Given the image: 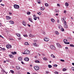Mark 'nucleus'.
<instances>
[{
    "label": "nucleus",
    "instance_id": "49530a36",
    "mask_svg": "<svg viewBox=\"0 0 74 74\" xmlns=\"http://www.w3.org/2000/svg\"><path fill=\"white\" fill-rule=\"evenodd\" d=\"M42 32L43 34H45V32H44V31H43Z\"/></svg>",
    "mask_w": 74,
    "mask_h": 74
},
{
    "label": "nucleus",
    "instance_id": "39448f33",
    "mask_svg": "<svg viewBox=\"0 0 74 74\" xmlns=\"http://www.w3.org/2000/svg\"><path fill=\"white\" fill-rule=\"evenodd\" d=\"M34 69L35 70H36L37 71L39 70L40 68H39V67L38 66H35L34 67Z\"/></svg>",
    "mask_w": 74,
    "mask_h": 74
},
{
    "label": "nucleus",
    "instance_id": "72a5a7b5",
    "mask_svg": "<svg viewBox=\"0 0 74 74\" xmlns=\"http://www.w3.org/2000/svg\"><path fill=\"white\" fill-rule=\"evenodd\" d=\"M71 70H73V71H74V67H72L71 68Z\"/></svg>",
    "mask_w": 74,
    "mask_h": 74
},
{
    "label": "nucleus",
    "instance_id": "69168bd1",
    "mask_svg": "<svg viewBox=\"0 0 74 74\" xmlns=\"http://www.w3.org/2000/svg\"><path fill=\"white\" fill-rule=\"evenodd\" d=\"M59 5H60L59 4H57V6H59Z\"/></svg>",
    "mask_w": 74,
    "mask_h": 74
},
{
    "label": "nucleus",
    "instance_id": "a19ab883",
    "mask_svg": "<svg viewBox=\"0 0 74 74\" xmlns=\"http://www.w3.org/2000/svg\"><path fill=\"white\" fill-rule=\"evenodd\" d=\"M55 74H59V73H58V72H55V73H54Z\"/></svg>",
    "mask_w": 74,
    "mask_h": 74
},
{
    "label": "nucleus",
    "instance_id": "13d9d810",
    "mask_svg": "<svg viewBox=\"0 0 74 74\" xmlns=\"http://www.w3.org/2000/svg\"><path fill=\"white\" fill-rule=\"evenodd\" d=\"M27 26L29 27H30V25H29V24H27Z\"/></svg>",
    "mask_w": 74,
    "mask_h": 74
},
{
    "label": "nucleus",
    "instance_id": "79ce46f5",
    "mask_svg": "<svg viewBox=\"0 0 74 74\" xmlns=\"http://www.w3.org/2000/svg\"><path fill=\"white\" fill-rule=\"evenodd\" d=\"M60 60L61 62H64V60L61 59Z\"/></svg>",
    "mask_w": 74,
    "mask_h": 74
},
{
    "label": "nucleus",
    "instance_id": "58836bf2",
    "mask_svg": "<svg viewBox=\"0 0 74 74\" xmlns=\"http://www.w3.org/2000/svg\"><path fill=\"white\" fill-rule=\"evenodd\" d=\"M70 47H74V45H70Z\"/></svg>",
    "mask_w": 74,
    "mask_h": 74
},
{
    "label": "nucleus",
    "instance_id": "aec40b11",
    "mask_svg": "<svg viewBox=\"0 0 74 74\" xmlns=\"http://www.w3.org/2000/svg\"><path fill=\"white\" fill-rule=\"evenodd\" d=\"M51 21L52 22H55V20L52 18L51 19Z\"/></svg>",
    "mask_w": 74,
    "mask_h": 74
},
{
    "label": "nucleus",
    "instance_id": "e433bc0d",
    "mask_svg": "<svg viewBox=\"0 0 74 74\" xmlns=\"http://www.w3.org/2000/svg\"><path fill=\"white\" fill-rule=\"evenodd\" d=\"M23 36H24V37H27V34L24 35Z\"/></svg>",
    "mask_w": 74,
    "mask_h": 74
},
{
    "label": "nucleus",
    "instance_id": "09e8293b",
    "mask_svg": "<svg viewBox=\"0 0 74 74\" xmlns=\"http://www.w3.org/2000/svg\"><path fill=\"white\" fill-rule=\"evenodd\" d=\"M34 44V46H37V45L36 44V43H34V44Z\"/></svg>",
    "mask_w": 74,
    "mask_h": 74
},
{
    "label": "nucleus",
    "instance_id": "bb28decb",
    "mask_svg": "<svg viewBox=\"0 0 74 74\" xmlns=\"http://www.w3.org/2000/svg\"><path fill=\"white\" fill-rule=\"evenodd\" d=\"M45 6H46V7H48V4L47 3H45Z\"/></svg>",
    "mask_w": 74,
    "mask_h": 74
},
{
    "label": "nucleus",
    "instance_id": "e2e57ef3",
    "mask_svg": "<svg viewBox=\"0 0 74 74\" xmlns=\"http://www.w3.org/2000/svg\"><path fill=\"white\" fill-rule=\"evenodd\" d=\"M65 48H66V49H68V47H66Z\"/></svg>",
    "mask_w": 74,
    "mask_h": 74
},
{
    "label": "nucleus",
    "instance_id": "338daca9",
    "mask_svg": "<svg viewBox=\"0 0 74 74\" xmlns=\"http://www.w3.org/2000/svg\"><path fill=\"white\" fill-rule=\"evenodd\" d=\"M27 74H30V73H29V72H27Z\"/></svg>",
    "mask_w": 74,
    "mask_h": 74
},
{
    "label": "nucleus",
    "instance_id": "f8f14e48",
    "mask_svg": "<svg viewBox=\"0 0 74 74\" xmlns=\"http://www.w3.org/2000/svg\"><path fill=\"white\" fill-rule=\"evenodd\" d=\"M57 45L58 46V47H59V48H60L61 47V46L59 44V43H57Z\"/></svg>",
    "mask_w": 74,
    "mask_h": 74
},
{
    "label": "nucleus",
    "instance_id": "052dcab7",
    "mask_svg": "<svg viewBox=\"0 0 74 74\" xmlns=\"http://www.w3.org/2000/svg\"><path fill=\"white\" fill-rule=\"evenodd\" d=\"M6 74H8V72H5H5Z\"/></svg>",
    "mask_w": 74,
    "mask_h": 74
},
{
    "label": "nucleus",
    "instance_id": "2f4dec72",
    "mask_svg": "<svg viewBox=\"0 0 74 74\" xmlns=\"http://www.w3.org/2000/svg\"><path fill=\"white\" fill-rule=\"evenodd\" d=\"M61 20L62 22H64L65 20H64V18H61Z\"/></svg>",
    "mask_w": 74,
    "mask_h": 74
},
{
    "label": "nucleus",
    "instance_id": "f257e3e1",
    "mask_svg": "<svg viewBox=\"0 0 74 74\" xmlns=\"http://www.w3.org/2000/svg\"><path fill=\"white\" fill-rule=\"evenodd\" d=\"M14 7L15 9H18V8H19V6L17 5H14Z\"/></svg>",
    "mask_w": 74,
    "mask_h": 74
},
{
    "label": "nucleus",
    "instance_id": "cd10ccee",
    "mask_svg": "<svg viewBox=\"0 0 74 74\" xmlns=\"http://www.w3.org/2000/svg\"><path fill=\"white\" fill-rule=\"evenodd\" d=\"M64 25H66L67 24V22H66V21H64Z\"/></svg>",
    "mask_w": 74,
    "mask_h": 74
},
{
    "label": "nucleus",
    "instance_id": "423d86ee",
    "mask_svg": "<svg viewBox=\"0 0 74 74\" xmlns=\"http://www.w3.org/2000/svg\"><path fill=\"white\" fill-rule=\"evenodd\" d=\"M6 48L8 49H9V48H11L12 47H11V46L10 45H6Z\"/></svg>",
    "mask_w": 74,
    "mask_h": 74
},
{
    "label": "nucleus",
    "instance_id": "c756f323",
    "mask_svg": "<svg viewBox=\"0 0 74 74\" xmlns=\"http://www.w3.org/2000/svg\"><path fill=\"white\" fill-rule=\"evenodd\" d=\"M1 71H3V72H4V73H5V71L4 69H2Z\"/></svg>",
    "mask_w": 74,
    "mask_h": 74
},
{
    "label": "nucleus",
    "instance_id": "37998d69",
    "mask_svg": "<svg viewBox=\"0 0 74 74\" xmlns=\"http://www.w3.org/2000/svg\"><path fill=\"white\" fill-rule=\"evenodd\" d=\"M61 29L62 30V32H64V29H63V28H62Z\"/></svg>",
    "mask_w": 74,
    "mask_h": 74
},
{
    "label": "nucleus",
    "instance_id": "774afa93",
    "mask_svg": "<svg viewBox=\"0 0 74 74\" xmlns=\"http://www.w3.org/2000/svg\"><path fill=\"white\" fill-rule=\"evenodd\" d=\"M72 65H73V66H74V63H72Z\"/></svg>",
    "mask_w": 74,
    "mask_h": 74
},
{
    "label": "nucleus",
    "instance_id": "c9c22d12",
    "mask_svg": "<svg viewBox=\"0 0 74 74\" xmlns=\"http://www.w3.org/2000/svg\"><path fill=\"white\" fill-rule=\"evenodd\" d=\"M27 15H30V12H28L27 13Z\"/></svg>",
    "mask_w": 74,
    "mask_h": 74
},
{
    "label": "nucleus",
    "instance_id": "a878e982",
    "mask_svg": "<svg viewBox=\"0 0 74 74\" xmlns=\"http://www.w3.org/2000/svg\"><path fill=\"white\" fill-rule=\"evenodd\" d=\"M45 9V8H43V7L41 8H40V10H42V11H44Z\"/></svg>",
    "mask_w": 74,
    "mask_h": 74
},
{
    "label": "nucleus",
    "instance_id": "bf43d9fd",
    "mask_svg": "<svg viewBox=\"0 0 74 74\" xmlns=\"http://www.w3.org/2000/svg\"><path fill=\"white\" fill-rule=\"evenodd\" d=\"M9 14H10V15H11L12 14L10 12H9Z\"/></svg>",
    "mask_w": 74,
    "mask_h": 74
},
{
    "label": "nucleus",
    "instance_id": "20e7f679",
    "mask_svg": "<svg viewBox=\"0 0 74 74\" xmlns=\"http://www.w3.org/2000/svg\"><path fill=\"white\" fill-rule=\"evenodd\" d=\"M67 41L68 40L66 39H64V42L65 44H70V42H67Z\"/></svg>",
    "mask_w": 74,
    "mask_h": 74
},
{
    "label": "nucleus",
    "instance_id": "f704fd0d",
    "mask_svg": "<svg viewBox=\"0 0 74 74\" xmlns=\"http://www.w3.org/2000/svg\"><path fill=\"white\" fill-rule=\"evenodd\" d=\"M48 67H49V68H51V67H52V66H51V65H48Z\"/></svg>",
    "mask_w": 74,
    "mask_h": 74
},
{
    "label": "nucleus",
    "instance_id": "de8ad7c7",
    "mask_svg": "<svg viewBox=\"0 0 74 74\" xmlns=\"http://www.w3.org/2000/svg\"><path fill=\"white\" fill-rule=\"evenodd\" d=\"M46 74H49V72H48V71H46Z\"/></svg>",
    "mask_w": 74,
    "mask_h": 74
},
{
    "label": "nucleus",
    "instance_id": "2eb2a0df",
    "mask_svg": "<svg viewBox=\"0 0 74 74\" xmlns=\"http://www.w3.org/2000/svg\"><path fill=\"white\" fill-rule=\"evenodd\" d=\"M18 59L19 60H22V58L21 57H19Z\"/></svg>",
    "mask_w": 74,
    "mask_h": 74
},
{
    "label": "nucleus",
    "instance_id": "4be33fe9",
    "mask_svg": "<svg viewBox=\"0 0 74 74\" xmlns=\"http://www.w3.org/2000/svg\"><path fill=\"white\" fill-rule=\"evenodd\" d=\"M9 56H10V58H13V57H14V56H12V55L11 54H9Z\"/></svg>",
    "mask_w": 74,
    "mask_h": 74
},
{
    "label": "nucleus",
    "instance_id": "a18cd8bd",
    "mask_svg": "<svg viewBox=\"0 0 74 74\" xmlns=\"http://www.w3.org/2000/svg\"><path fill=\"white\" fill-rule=\"evenodd\" d=\"M38 14H39V15H41V13L40 12H39V13H37Z\"/></svg>",
    "mask_w": 74,
    "mask_h": 74
},
{
    "label": "nucleus",
    "instance_id": "ea45409f",
    "mask_svg": "<svg viewBox=\"0 0 74 74\" xmlns=\"http://www.w3.org/2000/svg\"><path fill=\"white\" fill-rule=\"evenodd\" d=\"M43 60H47V58H43Z\"/></svg>",
    "mask_w": 74,
    "mask_h": 74
},
{
    "label": "nucleus",
    "instance_id": "473e14b6",
    "mask_svg": "<svg viewBox=\"0 0 74 74\" xmlns=\"http://www.w3.org/2000/svg\"><path fill=\"white\" fill-rule=\"evenodd\" d=\"M16 68L17 69H20V68L19 67V66H17L16 67Z\"/></svg>",
    "mask_w": 74,
    "mask_h": 74
},
{
    "label": "nucleus",
    "instance_id": "c03bdc74",
    "mask_svg": "<svg viewBox=\"0 0 74 74\" xmlns=\"http://www.w3.org/2000/svg\"><path fill=\"white\" fill-rule=\"evenodd\" d=\"M17 36H18V37H20V36H21L20 34H17Z\"/></svg>",
    "mask_w": 74,
    "mask_h": 74
},
{
    "label": "nucleus",
    "instance_id": "1a4fd4ad",
    "mask_svg": "<svg viewBox=\"0 0 74 74\" xmlns=\"http://www.w3.org/2000/svg\"><path fill=\"white\" fill-rule=\"evenodd\" d=\"M64 27L65 29H67L68 28V26L67 24H64Z\"/></svg>",
    "mask_w": 74,
    "mask_h": 74
},
{
    "label": "nucleus",
    "instance_id": "f3484780",
    "mask_svg": "<svg viewBox=\"0 0 74 74\" xmlns=\"http://www.w3.org/2000/svg\"><path fill=\"white\" fill-rule=\"evenodd\" d=\"M69 4L67 3H65V6H66V7H68L69 6Z\"/></svg>",
    "mask_w": 74,
    "mask_h": 74
},
{
    "label": "nucleus",
    "instance_id": "ddd939ff",
    "mask_svg": "<svg viewBox=\"0 0 74 74\" xmlns=\"http://www.w3.org/2000/svg\"><path fill=\"white\" fill-rule=\"evenodd\" d=\"M10 23L11 24H14V21H10Z\"/></svg>",
    "mask_w": 74,
    "mask_h": 74
},
{
    "label": "nucleus",
    "instance_id": "5701e85b",
    "mask_svg": "<svg viewBox=\"0 0 74 74\" xmlns=\"http://www.w3.org/2000/svg\"><path fill=\"white\" fill-rule=\"evenodd\" d=\"M58 27L60 29H61L63 28L62 27V26L61 25L59 26Z\"/></svg>",
    "mask_w": 74,
    "mask_h": 74
},
{
    "label": "nucleus",
    "instance_id": "3c124183",
    "mask_svg": "<svg viewBox=\"0 0 74 74\" xmlns=\"http://www.w3.org/2000/svg\"><path fill=\"white\" fill-rule=\"evenodd\" d=\"M15 54H16V52L14 51V55H15Z\"/></svg>",
    "mask_w": 74,
    "mask_h": 74
},
{
    "label": "nucleus",
    "instance_id": "4d7b16f0",
    "mask_svg": "<svg viewBox=\"0 0 74 74\" xmlns=\"http://www.w3.org/2000/svg\"><path fill=\"white\" fill-rule=\"evenodd\" d=\"M64 13H66V11L64 10Z\"/></svg>",
    "mask_w": 74,
    "mask_h": 74
},
{
    "label": "nucleus",
    "instance_id": "680f3d73",
    "mask_svg": "<svg viewBox=\"0 0 74 74\" xmlns=\"http://www.w3.org/2000/svg\"><path fill=\"white\" fill-rule=\"evenodd\" d=\"M34 42H37V40H34Z\"/></svg>",
    "mask_w": 74,
    "mask_h": 74
},
{
    "label": "nucleus",
    "instance_id": "c85d7f7f",
    "mask_svg": "<svg viewBox=\"0 0 74 74\" xmlns=\"http://www.w3.org/2000/svg\"><path fill=\"white\" fill-rule=\"evenodd\" d=\"M35 63H40V61H39L38 60H36L35 61Z\"/></svg>",
    "mask_w": 74,
    "mask_h": 74
},
{
    "label": "nucleus",
    "instance_id": "412c9836",
    "mask_svg": "<svg viewBox=\"0 0 74 74\" xmlns=\"http://www.w3.org/2000/svg\"><path fill=\"white\" fill-rule=\"evenodd\" d=\"M5 50H6L4 48H3L2 49V51H5Z\"/></svg>",
    "mask_w": 74,
    "mask_h": 74
},
{
    "label": "nucleus",
    "instance_id": "4c0bfd02",
    "mask_svg": "<svg viewBox=\"0 0 74 74\" xmlns=\"http://www.w3.org/2000/svg\"><path fill=\"white\" fill-rule=\"evenodd\" d=\"M67 70V69L66 68H64L63 69V71H66Z\"/></svg>",
    "mask_w": 74,
    "mask_h": 74
},
{
    "label": "nucleus",
    "instance_id": "0e129e2a",
    "mask_svg": "<svg viewBox=\"0 0 74 74\" xmlns=\"http://www.w3.org/2000/svg\"><path fill=\"white\" fill-rule=\"evenodd\" d=\"M2 25H1V23H0V26H1Z\"/></svg>",
    "mask_w": 74,
    "mask_h": 74
},
{
    "label": "nucleus",
    "instance_id": "0eeeda50",
    "mask_svg": "<svg viewBox=\"0 0 74 74\" xmlns=\"http://www.w3.org/2000/svg\"><path fill=\"white\" fill-rule=\"evenodd\" d=\"M24 60L26 62H28L29 60V59L27 57H26L24 59Z\"/></svg>",
    "mask_w": 74,
    "mask_h": 74
},
{
    "label": "nucleus",
    "instance_id": "a211bd4d",
    "mask_svg": "<svg viewBox=\"0 0 74 74\" xmlns=\"http://www.w3.org/2000/svg\"><path fill=\"white\" fill-rule=\"evenodd\" d=\"M34 19L35 20H37V17L36 16L34 15Z\"/></svg>",
    "mask_w": 74,
    "mask_h": 74
},
{
    "label": "nucleus",
    "instance_id": "8fccbe9b",
    "mask_svg": "<svg viewBox=\"0 0 74 74\" xmlns=\"http://www.w3.org/2000/svg\"><path fill=\"white\" fill-rule=\"evenodd\" d=\"M0 37H2V38H3V37L2 36H1V35H0Z\"/></svg>",
    "mask_w": 74,
    "mask_h": 74
},
{
    "label": "nucleus",
    "instance_id": "7c9ffc66",
    "mask_svg": "<svg viewBox=\"0 0 74 74\" xmlns=\"http://www.w3.org/2000/svg\"><path fill=\"white\" fill-rule=\"evenodd\" d=\"M10 71L12 74H14V71L13 70H10Z\"/></svg>",
    "mask_w": 74,
    "mask_h": 74
},
{
    "label": "nucleus",
    "instance_id": "393cba45",
    "mask_svg": "<svg viewBox=\"0 0 74 74\" xmlns=\"http://www.w3.org/2000/svg\"><path fill=\"white\" fill-rule=\"evenodd\" d=\"M51 56L52 57V58H55V56H53V54H51Z\"/></svg>",
    "mask_w": 74,
    "mask_h": 74
},
{
    "label": "nucleus",
    "instance_id": "5fc2aeb1",
    "mask_svg": "<svg viewBox=\"0 0 74 74\" xmlns=\"http://www.w3.org/2000/svg\"><path fill=\"white\" fill-rule=\"evenodd\" d=\"M11 53H12V54H13V55H14V52H11Z\"/></svg>",
    "mask_w": 74,
    "mask_h": 74
},
{
    "label": "nucleus",
    "instance_id": "dca6fc26",
    "mask_svg": "<svg viewBox=\"0 0 74 74\" xmlns=\"http://www.w3.org/2000/svg\"><path fill=\"white\" fill-rule=\"evenodd\" d=\"M29 37H34V36L33 35L30 34L29 35Z\"/></svg>",
    "mask_w": 74,
    "mask_h": 74
},
{
    "label": "nucleus",
    "instance_id": "9b49d317",
    "mask_svg": "<svg viewBox=\"0 0 74 74\" xmlns=\"http://www.w3.org/2000/svg\"><path fill=\"white\" fill-rule=\"evenodd\" d=\"M23 24L25 26H26L27 25L26 23V22L25 21H23Z\"/></svg>",
    "mask_w": 74,
    "mask_h": 74
},
{
    "label": "nucleus",
    "instance_id": "6ab92c4d",
    "mask_svg": "<svg viewBox=\"0 0 74 74\" xmlns=\"http://www.w3.org/2000/svg\"><path fill=\"white\" fill-rule=\"evenodd\" d=\"M28 20L29 21H30V22H33V21H32V19L30 18H29Z\"/></svg>",
    "mask_w": 74,
    "mask_h": 74
},
{
    "label": "nucleus",
    "instance_id": "9d476101",
    "mask_svg": "<svg viewBox=\"0 0 74 74\" xmlns=\"http://www.w3.org/2000/svg\"><path fill=\"white\" fill-rule=\"evenodd\" d=\"M44 40L45 41H46V42L47 41H49L48 39L47 38H45L44 39Z\"/></svg>",
    "mask_w": 74,
    "mask_h": 74
},
{
    "label": "nucleus",
    "instance_id": "864d4df0",
    "mask_svg": "<svg viewBox=\"0 0 74 74\" xmlns=\"http://www.w3.org/2000/svg\"><path fill=\"white\" fill-rule=\"evenodd\" d=\"M58 23H59V20L58 19L57 20Z\"/></svg>",
    "mask_w": 74,
    "mask_h": 74
},
{
    "label": "nucleus",
    "instance_id": "6e6d98bb",
    "mask_svg": "<svg viewBox=\"0 0 74 74\" xmlns=\"http://www.w3.org/2000/svg\"><path fill=\"white\" fill-rule=\"evenodd\" d=\"M0 5H1V6H4V5L3 4H1Z\"/></svg>",
    "mask_w": 74,
    "mask_h": 74
},
{
    "label": "nucleus",
    "instance_id": "7ed1b4c3",
    "mask_svg": "<svg viewBox=\"0 0 74 74\" xmlns=\"http://www.w3.org/2000/svg\"><path fill=\"white\" fill-rule=\"evenodd\" d=\"M30 53V52L28 50H26L24 51V53H23V54H29Z\"/></svg>",
    "mask_w": 74,
    "mask_h": 74
},
{
    "label": "nucleus",
    "instance_id": "6e6552de",
    "mask_svg": "<svg viewBox=\"0 0 74 74\" xmlns=\"http://www.w3.org/2000/svg\"><path fill=\"white\" fill-rule=\"evenodd\" d=\"M6 18L7 20H10L11 19L10 17L8 16H6Z\"/></svg>",
    "mask_w": 74,
    "mask_h": 74
},
{
    "label": "nucleus",
    "instance_id": "b1692460",
    "mask_svg": "<svg viewBox=\"0 0 74 74\" xmlns=\"http://www.w3.org/2000/svg\"><path fill=\"white\" fill-rule=\"evenodd\" d=\"M55 33H56V34H57V35H58V34H59V33L58 32V31H56Z\"/></svg>",
    "mask_w": 74,
    "mask_h": 74
},
{
    "label": "nucleus",
    "instance_id": "4468645a",
    "mask_svg": "<svg viewBox=\"0 0 74 74\" xmlns=\"http://www.w3.org/2000/svg\"><path fill=\"white\" fill-rule=\"evenodd\" d=\"M25 45H29V43L28 42H25Z\"/></svg>",
    "mask_w": 74,
    "mask_h": 74
},
{
    "label": "nucleus",
    "instance_id": "603ef678",
    "mask_svg": "<svg viewBox=\"0 0 74 74\" xmlns=\"http://www.w3.org/2000/svg\"><path fill=\"white\" fill-rule=\"evenodd\" d=\"M2 48L1 47H0V51H2Z\"/></svg>",
    "mask_w": 74,
    "mask_h": 74
},
{
    "label": "nucleus",
    "instance_id": "f03ea898",
    "mask_svg": "<svg viewBox=\"0 0 74 74\" xmlns=\"http://www.w3.org/2000/svg\"><path fill=\"white\" fill-rule=\"evenodd\" d=\"M50 47L52 50H56V49L55 48V47L54 46L51 45L50 46Z\"/></svg>",
    "mask_w": 74,
    "mask_h": 74
}]
</instances>
